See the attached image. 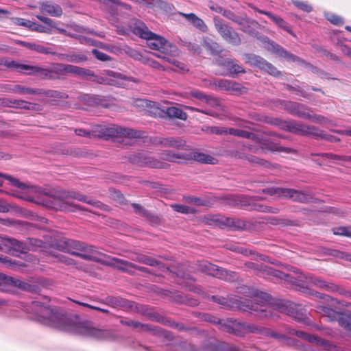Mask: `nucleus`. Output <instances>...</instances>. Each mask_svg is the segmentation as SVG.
Segmentation results:
<instances>
[{"label": "nucleus", "mask_w": 351, "mask_h": 351, "mask_svg": "<svg viewBox=\"0 0 351 351\" xmlns=\"http://www.w3.org/2000/svg\"><path fill=\"white\" fill-rule=\"evenodd\" d=\"M50 197H53V203L52 207L56 208L65 212H75L77 210L88 211L94 214L96 212L90 209L82 207L78 204L69 200V198L75 199L80 202H86L94 208H98L101 210H106L108 206L98 200L88 199L86 195L78 192H69L65 191H50L47 193Z\"/></svg>", "instance_id": "3"}, {"label": "nucleus", "mask_w": 351, "mask_h": 351, "mask_svg": "<svg viewBox=\"0 0 351 351\" xmlns=\"http://www.w3.org/2000/svg\"><path fill=\"white\" fill-rule=\"evenodd\" d=\"M101 263L116 268L119 270L123 271L125 267L128 266H133V263L125 260L120 259L116 257H110L108 260L101 261Z\"/></svg>", "instance_id": "31"}, {"label": "nucleus", "mask_w": 351, "mask_h": 351, "mask_svg": "<svg viewBox=\"0 0 351 351\" xmlns=\"http://www.w3.org/2000/svg\"><path fill=\"white\" fill-rule=\"evenodd\" d=\"M27 74L34 75L42 79L53 80V77L51 74L49 66L42 67L29 65Z\"/></svg>", "instance_id": "32"}, {"label": "nucleus", "mask_w": 351, "mask_h": 351, "mask_svg": "<svg viewBox=\"0 0 351 351\" xmlns=\"http://www.w3.org/2000/svg\"><path fill=\"white\" fill-rule=\"evenodd\" d=\"M221 330L240 337H244L247 333H254L271 337L280 341L289 339L286 335L279 334L268 328L235 318H228L224 320L221 326Z\"/></svg>", "instance_id": "4"}, {"label": "nucleus", "mask_w": 351, "mask_h": 351, "mask_svg": "<svg viewBox=\"0 0 351 351\" xmlns=\"http://www.w3.org/2000/svg\"><path fill=\"white\" fill-rule=\"evenodd\" d=\"M289 332L310 343H315L316 345L321 346L324 348H327L329 346V342L328 341L301 330L292 329L289 331Z\"/></svg>", "instance_id": "26"}, {"label": "nucleus", "mask_w": 351, "mask_h": 351, "mask_svg": "<svg viewBox=\"0 0 351 351\" xmlns=\"http://www.w3.org/2000/svg\"><path fill=\"white\" fill-rule=\"evenodd\" d=\"M51 75L53 77V80L59 78L60 75H64L66 73L74 74L76 75L87 74L86 71L84 70V68L74 66L72 64H64L62 63H52L49 66Z\"/></svg>", "instance_id": "13"}, {"label": "nucleus", "mask_w": 351, "mask_h": 351, "mask_svg": "<svg viewBox=\"0 0 351 351\" xmlns=\"http://www.w3.org/2000/svg\"><path fill=\"white\" fill-rule=\"evenodd\" d=\"M180 15L183 16L189 23H191L195 28L198 29L202 32H206L208 31V27L205 24L204 21L196 16L193 13L184 14L180 13Z\"/></svg>", "instance_id": "34"}, {"label": "nucleus", "mask_w": 351, "mask_h": 351, "mask_svg": "<svg viewBox=\"0 0 351 351\" xmlns=\"http://www.w3.org/2000/svg\"><path fill=\"white\" fill-rule=\"evenodd\" d=\"M96 137L104 138L107 139L110 137H128V138H138L140 137L139 132L130 128H124L115 125H95V131L94 132Z\"/></svg>", "instance_id": "9"}, {"label": "nucleus", "mask_w": 351, "mask_h": 351, "mask_svg": "<svg viewBox=\"0 0 351 351\" xmlns=\"http://www.w3.org/2000/svg\"><path fill=\"white\" fill-rule=\"evenodd\" d=\"M165 325L177 329L179 331H188L191 333L197 330L195 327L191 328L186 326L184 324L176 322L174 320H172L168 317L166 319Z\"/></svg>", "instance_id": "43"}, {"label": "nucleus", "mask_w": 351, "mask_h": 351, "mask_svg": "<svg viewBox=\"0 0 351 351\" xmlns=\"http://www.w3.org/2000/svg\"><path fill=\"white\" fill-rule=\"evenodd\" d=\"M58 57L60 60L74 63H80L87 60V57L82 53H60Z\"/></svg>", "instance_id": "41"}, {"label": "nucleus", "mask_w": 351, "mask_h": 351, "mask_svg": "<svg viewBox=\"0 0 351 351\" xmlns=\"http://www.w3.org/2000/svg\"><path fill=\"white\" fill-rule=\"evenodd\" d=\"M243 293H247L249 299L242 297H234L228 299L221 296L213 295V301L228 308H237L243 311L254 313L255 315L261 319L272 317L275 315L274 308L267 302L269 295L266 293L260 292L248 287L242 288Z\"/></svg>", "instance_id": "2"}, {"label": "nucleus", "mask_w": 351, "mask_h": 351, "mask_svg": "<svg viewBox=\"0 0 351 351\" xmlns=\"http://www.w3.org/2000/svg\"><path fill=\"white\" fill-rule=\"evenodd\" d=\"M132 32L145 39L148 42V45L152 49L165 51L169 47H172L171 44L164 38L152 32L144 23L141 21H136L132 27Z\"/></svg>", "instance_id": "6"}, {"label": "nucleus", "mask_w": 351, "mask_h": 351, "mask_svg": "<svg viewBox=\"0 0 351 351\" xmlns=\"http://www.w3.org/2000/svg\"><path fill=\"white\" fill-rule=\"evenodd\" d=\"M1 104L5 107L15 108L17 109L25 108L26 101L22 99H0Z\"/></svg>", "instance_id": "45"}, {"label": "nucleus", "mask_w": 351, "mask_h": 351, "mask_svg": "<svg viewBox=\"0 0 351 351\" xmlns=\"http://www.w3.org/2000/svg\"><path fill=\"white\" fill-rule=\"evenodd\" d=\"M269 223L271 225H279L281 227L295 226L298 225V221L285 218L271 217Z\"/></svg>", "instance_id": "47"}, {"label": "nucleus", "mask_w": 351, "mask_h": 351, "mask_svg": "<svg viewBox=\"0 0 351 351\" xmlns=\"http://www.w3.org/2000/svg\"><path fill=\"white\" fill-rule=\"evenodd\" d=\"M9 90L12 93H19L21 95H38V93H40L39 89L25 87L19 84L12 86L9 88Z\"/></svg>", "instance_id": "42"}, {"label": "nucleus", "mask_w": 351, "mask_h": 351, "mask_svg": "<svg viewBox=\"0 0 351 351\" xmlns=\"http://www.w3.org/2000/svg\"><path fill=\"white\" fill-rule=\"evenodd\" d=\"M3 65L10 69H13L17 71H23L27 74L29 66L27 64H21L14 60H5Z\"/></svg>", "instance_id": "52"}, {"label": "nucleus", "mask_w": 351, "mask_h": 351, "mask_svg": "<svg viewBox=\"0 0 351 351\" xmlns=\"http://www.w3.org/2000/svg\"><path fill=\"white\" fill-rule=\"evenodd\" d=\"M258 12L259 13H261V14H265V15L267 16L278 27L282 28L283 29H285V31H287L289 34H293V32L289 28V27L288 26L287 23L286 21H285L283 20V19H282L281 17L276 16V15H274L271 12H267V11H263V10H258Z\"/></svg>", "instance_id": "37"}, {"label": "nucleus", "mask_w": 351, "mask_h": 351, "mask_svg": "<svg viewBox=\"0 0 351 351\" xmlns=\"http://www.w3.org/2000/svg\"><path fill=\"white\" fill-rule=\"evenodd\" d=\"M232 250L233 251H236V252H238L241 254H243L244 255H249V254H251V255H253V256H258L261 260L262 261H269V258L267 256L263 255V254H259L255 252H253L252 250H247V249H245V248H243L242 247H235L234 248H232Z\"/></svg>", "instance_id": "59"}, {"label": "nucleus", "mask_w": 351, "mask_h": 351, "mask_svg": "<svg viewBox=\"0 0 351 351\" xmlns=\"http://www.w3.org/2000/svg\"><path fill=\"white\" fill-rule=\"evenodd\" d=\"M218 65L226 68L230 75L234 76L239 73H245V69L235 59L219 57L217 60Z\"/></svg>", "instance_id": "20"}, {"label": "nucleus", "mask_w": 351, "mask_h": 351, "mask_svg": "<svg viewBox=\"0 0 351 351\" xmlns=\"http://www.w3.org/2000/svg\"><path fill=\"white\" fill-rule=\"evenodd\" d=\"M322 290L330 293H337L345 297L351 298V292L350 291L346 290L332 282L326 281Z\"/></svg>", "instance_id": "36"}, {"label": "nucleus", "mask_w": 351, "mask_h": 351, "mask_svg": "<svg viewBox=\"0 0 351 351\" xmlns=\"http://www.w3.org/2000/svg\"><path fill=\"white\" fill-rule=\"evenodd\" d=\"M84 71H88L87 74L78 75V76L86 77V80H89L92 82H97L98 84H110L108 79L102 76L95 75L91 70L84 69Z\"/></svg>", "instance_id": "49"}, {"label": "nucleus", "mask_w": 351, "mask_h": 351, "mask_svg": "<svg viewBox=\"0 0 351 351\" xmlns=\"http://www.w3.org/2000/svg\"><path fill=\"white\" fill-rule=\"evenodd\" d=\"M280 104L283 108L292 115L302 119H309L311 117V114L309 112L311 108L303 104L285 100L280 101Z\"/></svg>", "instance_id": "15"}, {"label": "nucleus", "mask_w": 351, "mask_h": 351, "mask_svg": "<svg viewBox=\"0 0 351 351\" xmlns=\"http://www.w3.org/2000/svg\"><path fill=\"white\" fill-rule=\"evenodd\" d=\"M198 269L207 275L212 276L226 281H234L237 279V274L232 271H228L208 261H201L198 265Z\"/></svg>", "instance_id": "11"}, {"label": "nucleus", "mask_w": 351, "mask_h": 351, "mask_svg": "<svg viewBox=\"0 0 351 351\" xmlns=\"http://www.w3.org/2000/svg\"><path fill=\"white\" fill-rule=\"evenodd\" d=\"M285 197L303 204L313 202L314 199L309 191H299L289 188H286Z\"/></svg>", "instance_id": "19"}, {"label": "nucleus", "mask_w": 351, "mask_h": 351, "mask_svg": "<svg viewBox=\"0 0 351 351\" xmlns=\"http://www.w3.org/2000/svg\"><path fill=\"white\" fill-rule=\"evenodd\" d=\"M0 178H3L8 180L12 186H14L20 189H26L29 188L25 183L21 182L19 179L12 177L10 175L3 173L0 172Z\"/></svg>", "instance_id": "53"}, {"label": "nucleus", "mask_w": 351, "mask_h": 351, "mask_svg": "<svg viewBox=\"0 0 351 351\" xmlns=\"http://www.w3.org/2000/svg\"><path fill=\"white\" fill-rule=\"evenodd\" d=\"M161 158L169 162H180V160H185V153L179 154L167 150L161 153Z\"/></svg>", "instance_id": "39"}, {"label": "nucleus", "mask_w": 351, "mask_h": 351, "mask_svg": "<svg viewBox=\"0 0 351 351\" xmlns=\"http://www.w3.org/2000/svg\"><path fill=\"white\" fill-rule=\"evenodd\" d=\"M64 243L66 245L64 250L68 253L86 261L101 262V259L97 257L100 253L95 250V246L73 239H68Z\"/></svg>", "instance_id": "8"}, {"label": "nucleus", "mask_w": 351, "mask_h": 351, "mask_svg": "<svg viewBox=\"0 0 351 351\" xmlns=\"http://www.w3.org/2000/svg\"><path fill=\"white\" fill-rule=\"evenodd\" d=\"M132 163L137 164L140 166H147L152 168H167L168 164L160 162V160L147 156L143 153H137L132 155L130 158Z\"/></svg>", "instance_id": "16"}, {"label": "nucleus", "mask_w": 351, "mask_h": 351, "mask_svg": "<svg viewBox=\"0 0 351 351\" xmlns=\"http://www.w3.org/2000/svg\"><path fill=\"white\" fill-rule=\"evenodd\" d=\"M229 80L226 79H214L211 84H213L215 88H219L223 90H228L229 88Z\"/></svg>", "instance_id": "61"}, {"label": "nucleus", "mask_w": 351, "mask_h": 351, "mask_svg": "<svg viewBox=\"0 0 351 351\" xmlns=\"http://www.w3.org/2000/svg\"><path fill=\"white\" fill-rule=\"evenodd\" d=\"M49 285V281L43 278H38L35 280L22 281L19 278L9 276L7 289L12 287H18L21 290L29 291L32 293H38L43 287Z\"/></svg>", "instance_id": "10"}, {"label": "nucleus", "mask_w": 351, "mask_h": 351, "mask_svg": "<svg viewBox=\"0 0 351 351\" xmlns=\"http://www.w3.org/2000/svg\"><path fill=\"white\" fill-rule=\"evenodd\" d=\"M190 160L205 164H213L215 158L210 155L199 152L197 150H193L189 153H185V160Z\"/></svg>", "instance_id": "28"}, {"label": "nucleus", "mask_w": 351, "mask_h": 351, "mask_svg": "<svg viewBox=\"0 0 351 351\" xmlns=\"http://www.w3.org/2000/svg\"><path fill=\"white\" fill-rule=\"evenodd\" d=\"M213 21L216 30L225 41L234 46H239L241 44V38L239 33L232 27L224 23L218 16L214 17Z\"/></svg>", "instance_id": "12"}, {"label": "nucleus", "mask_w": 351, "mask_h": 351, "mask_svg": "<svg viewBox=\"0 0 351 351\" xmlns=\"http://www.w3.org/2000/svg\"><path fill=\"white\" fill-rule=\"evenodd\" d=\"M315 126L304 124L300 121H291L289 132L300 136H311L313 137Z\"/></svg>", "instance_id": "23"}, {"label": "nucleus", "mask_w": 351, "mask_h": 351, "mask_svg": "<svg viewBox=\"0 0 351 351\" xmlns=\"http://www.w3.org/2000/svg\"><path fill=\"white\" fill-rule=\"evenodd\" d=\"M302 278H304L306 280L311 282L316 287H317L320 289H323V288L325 285V283L326 282L324 279H322L319 277L311 275V274H303Z\"/></svg>", "instance_id": "55"}, {"label": "nucleus", "mask_w": 351, "mask_h": 351, "mask_svg": "<svg viewBox=\"0 0 351 351\" xmlns=\"http://www.w3.org/2000/svg\"><path fill=\"white\" fill-rule=\"evenodd\" d=\"M282 274L284 275V276L276 277V278L285 280V281L289 282L292 285H294L297 289H298L300 291L302 292L308 293L311 295H315L316 297L321 298L320 293L308 289L304 281L300 279H297L295 277L291 276L289 274H287L284 272H282Z\"/></svg>", "instance_id": "22"}, {"label": "nucleus", "mask_w": 351, "mask_h": 351, "mask_svg": "<svg viewBox=\"0 0 351 351\" xmlns=\"http://www.w3.org/2000/svg\"><path fill=\"white\" fill-rule=\"evenodd\" d=\"M258 150V148L252 145L238 142L235 147L227 149L226 154L230 157L247 161L251 165L267 166L268 163L267 160L248 153L252 152L256 154Z\"/></svg>", "instance_id": "7"}, {"label": "nucleus", "mask_w": 351, "mask_h": 351, "mask_svg": "<svg viewBox=\"0 0 351 351\" xmlns=\"http://www.w3.org/2000/svg\"><path fill=\"white\" fill-rule=\"evenodd\" d=\"M256 143L259 144V149L262 151H271V152H285L287 153H293L295 151L291 148L283 147L278 145V143L274 142L270 138H267L263 136H258V141H256Z\"/></svg>", "instance_id": "21"}, {"label": "nucleus", "mask_w": 351, "mask_h": 351, "mask_svg": "<svg viewBox=\"0 0 351 351\" xmlns=\"http://www.w3.org/2000/svg\"><path fill=\"white\" fill-rule=\"evenodd\" d=\"M318 308L319 312L322 313L323 315L328 317L330 321L337 319L339 322V318L343 315V314L339 313L338 312L327 306H320L318 307Z\"/></svg>", "instance_id": "48"}, {"label": "nucleus", "mask_w": 351, "mask_h": 351, "mask_svg": "<svg viewBox=\"0 0 351 351\" xmlns=\"http://www.w3.org/2000/svg\"><path fill=\"white\" fill-rule=\"evenodd\" d=\"M285 88L289 91L295 92L297 95H300L304 98L309 99L311 97V94L307 93L304 91L300 86H293L289 84H284Z\"/></svg>", "instance_id": "62"}, {"label": "nucleus", "mask_w": 351, "mask_h": 351, "mask_svg": "<svg viewBox=\"0 0 351 351\" xmlns=\"http://www.w3.org/2000/svg\"><path fill=\"white\" fill-rule=\"evenodd\" d=\"M130 301L119 296H107L104 303L113 308H122L128 310Z\"/></svg>", "instance_id": "33"}, {"label": "nucleus", "mask_w": 351, "mask_h": 351, "mask_svg": "<svg viewBox=\"0 0 351 351\" xmlns=\"http://www.w3.org/2000/svg\"><path fill=\"white\" fill-rule=\"evenodd\" d=\"M286 188L282 187H269L263 189V193L269 195H277L278 197H285Z\"/></svg>", "instance_id": "60"}, {"label": "nucleus", "mask_w": 351, "mask_h": 351, "mask_svg": "<svg viewBox=\"0 0 351 351\" xmlns=\"http://www.w3.org/2000/svg\"><path fill=\"white\" fill-rule=\"evenodd\" d=\"M243 60L250 66L257 67L262 71L267 62L263 58L253 53H244Z\"/></svg>", "instance_id": "30"}, {"label": "nucleus", "mask_w": 351, "mask_h": 351, "mask_svg": "<svg viewBox=\"0 0 351 351\" xmlns=\"http://www.w3.org/2000/svg\"><path fill=\"white\" fill-rule=\"evenodd\" d=\"M257 25L258 23L256 21L249 19L247 18H243V25H240V29L261 41L263 44H265V48L267 51L273 53H276L279 57L288 58L294 60L295 56L293 55V53L289 52L278 44L271 41L267 36L256 31L254 28L253 25Z\"/></svg>", "instance_id": "5"}, {"label": "nucleus", "mask_w": 351, "mask_h": 351, "mask_svg": "<svg viewBox=\"0 0 351 351\" xmlns=\"http://www.w3.org/2000/svg\"><path fill=\"white\" fill-rule=\"evenodd\" d=\"M157 144L164 147H172L175 149H187L186 141L181 137L168 136L165 138H159Z\"/></svg>", "instance_id": "25"}, {"label": "nucleus", "mask_w": 351, "mask_h": 351, "mask_svg": "<svg viewBox=\"0 0 351 351\" xmlns=\"http://www.w3.org/2000/svg\"><path fill=\"white\" fill-rule=\"evenodd\" d=\"M1 241L3 250L2 251L8 252L14 250L19 253H25L27 250H30L29 246L27 243L18 241L14 238L8 237L0 234Z\"/></svg>", "instance_id": "17"}, {"label": "nucleus", "mask_w": 351, "mask_h": 351, "mask_svg": "<svg viewBox=\"0 0 351 351\" xmlns=\"http://www.w3.org/2000/svg\"><path fill=\"white\" fill-rule=\"evenodd\" d=\"M40 93L38 95H43L48 97H54L58 99H66L69 97L68 95L64 92H61L56 90H43L39 89Z\"/></svg>", "instance_id": "51"}, {"label": "nucleus", "mask_w": 351, "mask_h": 351, "mask_svg": "<svg viewBox=\"0 0 351 351\" xmlns=\"http://www.w3.org/2000/svg\"><path fill=\"white\" fill-rule=\"evenodd\" d=\"M221 14L224 17L234 22L235 23L238 24L239 25H241L243 23V18L237 15L234 12H233L232 11H231L230 10L224 9Z\"/></svg>", "instance_id": "58"}, {"label": "nucleus", "mask_w": 351, "mask_h": 351, "mask_svg": "<svg viewBox=\"0 0 351 351\" xmlns=\"http://www.w3.org/2000/svg\"><path fill=\"white\" fill-rule=\"evenodd\" d=\"M134 329H138L139 331L148 332L151 335L162 337L167 341H173L174 336L171 331L163 329L159 326H154L149 324H143L140 322L136 321Z\"/></svg>", "instance_id": "14"}, {"label": "nucleus", "mask_w": 351, "mask_h": 351, "mask_svg": "<svg viewBox=\"0 0 351 351\" xmlns=\"http://www.w3.org/2000/svg\"><path fill=\"white\" fill-rule=\"evenodd\" d=\"M40 8L42 12L53 17H60L63 12L60 5L49 1L42 3Z\"/></svg>", "instance_id": "29"}, {"label": "nucleus", "mask_w": 351, "mask_h": 351, "mask_svg": "<svg viewBox=\"0 0 351 351\" xmlns=\"http://www.w3.org/2000/svg\"><path fill=\"white\" fill-rule=\"evenodd\" d=\"M145 317L150 321L156 322L164 325L167 318L160 314L158 312L156 311L151 306L149 307Z\"/></svg>", "instance_id": "50"}, {"label": "nucleus", "mask_w": 351, "mask_h": 351, "mask_svg": "<svg viewBox=\"0 0 351 351\" xmlns=\"http://www.w3.org/2000/svg\"><path fill=\"white\" fill-rule=\"evenodd\" d=\"M245 266L248 269L257 271V274L262 276L264 278L273 277H282L284 276L282 271L275 269L269 266L258 264L253 262H247L245 263Z\"/></svg>", "instance_id": "18"}, {"label": "nucleus", "mask_w": 351, "mask_h": 351, "mask_svg": "<svg viewBox=\"0 0 351 351\" xmlns=\"http://www.w3.org/2000/svg\"><path fill=\"white\" fill-rule=\"evenodd\" d=\"M293 55L295 56L294 60H292V59H290L288 58H284L290 62H298L300 63L301 64L304 65V66L305 68H306L307 69L311 71L313 73H315L317 75V74L320 70L319 68L315 66L310 63L306 62V61L302 60L301 58L295 56L294 54H293Z\"/></svg>", "instance_id": "56"}, {"label": "nucleus", "mask_w": 351, "mask_h": 351, "mask_svg": "<svg viewBox=\"0 0 351 351\" xmlns=\"http://www.w3.org/2000/svg\"><path fill=\"white\" fill-rule=\"evenodd\" d=\"M33 304L40 307L38 321L51 327L98 340L115 341L118 338L114 330L99 329L89 323L80 322L77 316L68 314L62 308H50L38 301H34Z\"/></svg>", "instance_id": "1"}, {"label": "nucleus", "mask_w": 351, "mask_h": 351, "mask_svg": "<svg viewBox=\"0 0 351 351\" xmlns=\"http://www.w3.org/2000/svg\"><path fill=\"white\" fill-rule=\"evenodd\" d=\"M215 220L219 222L221 226L241 228H242V225H243L241 221L230 217H219Z\"/></svg>", "instance_id": "40"}, {"label": "nucleus", "mask_w": 351, "mask_h": 351, "mask_svg": "<svg viewBox=\"0 0 351 351\" xmlns=\"http://www.w3.org/2000/svg\"><path fill=\"white\" fill-rule=\"evenodd\" d=\"M143 264L149 265V266H156L158 267L161 271H169V269L167 267H165V265L157 261L156 259L145 255V258L143 260Z\"/></svg>", "instance_id": "57"}, {"label": "nucleus", "mask_w": 351, "mask_h": 351, "mask_svg": "<svg viewBox=\"0 0 351 351\" xmlns=\"http://www.w3.org/2000/svg\"><path fill=\"white\" fill-rule=\"evenodd\" d=\"M188 346L189 351H239L238 348L226 343H209L203 346L199 350L193 344L189 343Z\"/></svg>", "instance_id": "24"}, {"label": "nucleus", "mask_w": 351, "mask_h": 351, "mask_svg": "<svg viewBox=\"0 0 351 351\" xmlns=\"http://www.w3.org/2000/svg\"><path fill=\"white\" fill-rule=\"evenodd\" d=\"M131 206L136 214L145 218L152 225L159 224L160 218L158 216L151 213L138 204L133 203Z\"/></svg>", "instance_id": "27"}, {"label": "nucleus", "mask_w": 351, "mask_h": 351, "mask_svg": "<svg viewBox=\"0 0 351 351\" xmlns=\"http://www.w3.org/2000/svg\"><path fill=\"white\" fill-rule=\"evenodd\" d=\"M202 45L213 56L219 55L223 51L221 46L219 43L207 36L203 38Z\"/></svg>", "instance_id": "35"}, {"label": "nucleus", "mask_w": 351, "mask_h": 351, "mask_svg": "<svg viewBox=\"0 0 351 351\" xmlns=\"http://www.w3.org/2000/svg\"><path fill=\"white\" fill-rule=\"evenodd\" d=\"M163 112L169 118H177L183 121L187 119V114L182 109L177 107H168Z\"/></svg>", "instance_id": "38"}, {"label": "nucleus", "mask_w": 351, "mask_h": 351, "mask_svg": "<svg viewBox=\"0 0 351 351\" xmlns=\"http://www.w3.org/2000/svg\"><path fill=\"white\" fill-rule=\"evenodd\" d=\"M333 233L336 235L351 238V226H339L335 228H333Z\"/></svg>", "instance_id": "64"}, {"label": "nucleus", "mask_w": 351, "mask_h": 351, "mask_svg": "<svg viewBox=\"0 0 351 351\" xmlns=\"http://www.w3.org/2000/svg\"><path fill=\"white\" fill-rule=\"evenodd\" d=\"M149 307L150 306L147 305L141 304L135 302L130 301L128 310H131L135 313H139L143 316L145 317L147 313H148Z\"/></svg>", "instance_id": "54"}, {"label": "nucleus", "mask_w": 351, "mask_h": 351, "mask_svg": "<svg viewBox=\"0 0 351 351\" xmlns=\"http://www.w3.org/2000/svg\"><path fill=\"white\" fill-rule=\"evenodd\" d=\"M172 272V271H170ZM173 273L178 278H180L183 279L184 280H186V286L188 287L190 291H195V285L193 284L195 279L189 274L184 273L183 271H181L180 270H178L177 271H173Z\"/></svg>", "instance_id": "46"}, {"label": "nucleus", "mask_w": 351, "mask_h": 351, "mask_svg": "<svg viewBox=\"0 0 351 351\" xmlns=\"http://www.w3.org/2000/svg\"><path fill=\"white\" fill-rule=\"evenodd\" d=\"M313 138L315 139H324L328 142H339L340 138L326 133L324 131L318 129L315 127V132H313Z\"/></svg>", "instance_id": "44"}, {"label": "nucleus", "mask_w": 351, "mask_h": 351, "mask_svg": "<svg viewBox=\"0 0 351 351\" xmlns=\"http://www.w3.org/2000/svg\"><path fill=\"white\" fill-rule=\"evenodd\" d=\"M339 324L346 330L351 332V313L343 314L339 318Z\"/></svg>", "instance_id": "63"}]
</instances>
